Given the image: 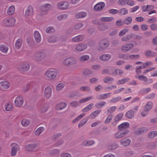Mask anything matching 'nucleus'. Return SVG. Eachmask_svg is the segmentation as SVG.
Instances as JSON below:
<instances>
[{"label": "nucleus", "mask_w": 157, "mask_h": 157, "mask_svg": "<svg viewBox=\"0 0 157 157\" xmlns=\"http://www.w3.org/2000/svg\"><path fill=\"white\" fill-rule=\"evenodd\" d=\"M67 106V104L65 102H61L58 104L56 106L57 110H60L65 108Z\"/></svg>", "instance_id": "23"}, {"label": "nucleus", "mask_w": 157, "mask_h": 157, "mask_svg": "<svg viewBox=\"0 0 157 157\" xmlns=\"http://www.w3.org/2000/svg\"><path fill=\"white\" fill-rule=\"evenodd\" d=\"M111 57V56L110 55L105 54L100 56L99 59L101 60L106 61L109 60Z\"/></svg>", "instance_id": "28"}, {"label": "nucleus", "mask_w": 157, "mask_h": 157, "mask_svg": "<svg viewBox=\"0 0 157 157\" xmlns=\"http://www.w3.org/2000/svg\"><path fill=\"white\" fill-rule=\"evenodd\" d=\"M130 142V140L127 138H123L121 141V144L124 146H128Z\"/></svg>", "instance_id": "26"}, {"label": "nucleus", "mask_w": 157, "mask_h": 157, "mask_svg": "<svg viewBox=\"0 0 157 157\" xmlns=\"http://www.w3.org/2000/svg\"><path fill=\"white\" fill-rule=\"evenodd\" d=\"M118 147V145L115 143L109 145L108 148L109 151H113L116 149Z\"/></svg>", "instance_id": "38"}, {"label": "nucleus", "mask_w": 157, "mask_h": 157, "mask_svg": "<svg viewBox=\"0 0 157 157\" xmlns=\"http://www.w3.org/2000/svg\"><path fill=\"white\" fill-rule=\"evenodd\" d=\"M101 110L100 109L96 110L94 112H92L90 116V118L94 119L97 117L100 114Z\"/></svg>", "instance_id": "19"}, {"label": "nucleus", "mask_w": 157, "mask_h": 157, "mask_svg": "<svg viewBox=\"0 0 157 157\" xmlns=\"http://www.w3.org/2000/svg\"><path fill=\"white\" fill-rule=\"evenodd\" d=\"M126 0H118V4L120 6H124L126 5Z\"/></svg>", "instance_id": "61"}, {"label": "nucleus", "mask_w": 157, "mask_h": 157, "mask_svg": "<svg viewBox=\"0 0 157 157\" xmlns=\"http://www.w3.org/2000/svg\"><path fill=\"white\" fill-rule=\"evenodd\" d=\"M93 105V104L92 103L89 104L82 110V111L87 112L90 110L92 109Z\"/></svg>", "instance_id": "48"}, {"label": "nucleus", "mask_w": 157, "mask_h": 157, "mask_svg": "<svg viewBox=\"0 0 157 157\" xmlns=\"http://www.w3.org/2000/svg\"><path fill=\"white\" fill-rule=\"evenodd\" d=\"M106 104V102L105 101H101L96 103L95 106L96 108L99 109L105 105Z\"/></svg>", "instance_id": "35"}, {"label": "nucleus", "mask_w": 157, "mask_h": 157, "mask_svg": "<svg viewBox=\"0 0 157 157\" xmlns=\"http://www.w3.org/2000/svg\"><path fill=\"white\" fill-rule=\"evenodd\" d=\"M100 20L103 21L105 22H110L113 19V18L112 17H102L100 18Z\"/></svg>", "instance_id": "40"}, {"label": "nucleus", "mask_w": 157, "mask_h": 157, "mask_svg": "<svg viewBox=\"0 0 157 157\" xmlns=\"http://www.w3.org/2000/svg\"><path fill=\"white\" fill-rule=\"evenodd\" d=\"M46 76L49 79H53L55 78L57 75V72L52 69H49L45 73Z\"/></svg>", "instance_id": "3"}, {"label": "nucleus", "mask_w": 157, "mask_h": 157, "mask_svg": "<svg viewBox=\"0 0 157 157\" xmlns=\"http://www.w3.org/2000/svg\"><path fill=\"white\" fill-rule=\"evenodd\" d=\"M119 57L120 58H123L125 60L129 59V56L127 54H120L119 55Z\"/></svg>", "instance_id": "54"}, {"label": "nucleus", "mask_w": 157, "mask_h": 157, "mask_svg": "<svg viewBox=\"0 0 157 157\" xmlns=\"http://www.w3.org/2000/svg\"><path fill=\"white\" fill-rule=\"evenodd\" d=\"M134 112L132 110H130L126 112L125 116L128 118L132 119L134 117Z\"/></svg>", "instance_id": "25"}, {"label": "nucleus", "mask_w": 157, "mask_h": 157, "mask_svg": "<svg viewBox=\"0 0 157 157\" xmlns=\"http://www.w3.org/2000/svg\"><path fill=\"white\" fill-rule=\"evenodd\" d=\"M113 118V116L112 115H109L105 121V124H108L109 123Z\"/></svg>", "instance_id": "55"}, {"label": "nucleus", "mask_w": 157, "mask_h": 157, "mask_svg": "<svg viewBox=\"0 0 157 157\" xmlns=\"http://www.w3.org/2000/svg\"><path fill=\"white\" fill-rule=\"evenodd\" d=\"M12 146V150L11 151V155L12 156L16 155L18 149L19 148L18 144L15 143H13L11 144Z\"/></svg>", "instance_id": "6"}, {"label": "nucleus", "mask_w": 157, "mask_h": 157, "mask_svg": "<svg viewBox=\"0 0 157 157\" xmlns=\"http://www.w3.org/2000/svg\"><path fill=\"white\" fill-rule=\"evenodd\" d=\"M44 128L42 127L38 128L35 131V134L37 136L39 135L44 130Z\"/></svg>", "instance_id": "52"}, {"label": "nucleus", "mask_w": 157, "mask_h": 157, "mask_svg": "<svg viewBox=\"0 0 157 157\" xmlns=\"http://www.w3.org/2000/svg\"><path fill=\"white\" fill-rule=\"evenodd\" d=\"M69 6V3L66 2H61L58 5V8L62 10L66 9L68 8Z\"/></svg>", "instance_id": "9"}, {"label": "nucleus", "mask_w": 157, "mask_h": 157, "mask_svg": "<svg viewBox=\"0 0 157 157\" xmlns=\"http://www.w3.org/2000/svg\"><path fill=\"white\" fill-rule=\"evenodd\" d=\"M132 18L131 17H128L126 18L124 21V24L129 25L132 21Z\"/></svg>", "instance_id": "41"}, {"label": "nucleus", "mask_w": 157, "mask_h": 157, "mask_svg": "<svg viewBox=\"0 0 157 157\" xmlns=\"http://www.w3.org/2000/svg\"><path fill=\"white\" fill-rule=\"evenodd\" d=\"M30 68V66L27 63H24L20 66V71L21 73L23 71H26L28 70Z\"/></svg>", "instance_id": "12"}, {"label": "nucleus", "mask_w": 157, "mask_h": 157, "mask_svg": "<svg viewBox=\"0 0 157 157\" xmlns=\"http://www.w3.org/2000/svg\"><path fill=\"white\" fill-rule=\"evenodd\" d=\"M128 31V29H124L122 30L119 33V35L120 36H121L124 35Z\"/></svg>", "instance_id": "57"}, {"label": "nucleus", "mask_w": 157, "mask_h": 157, "mask_svg": "<svg viewBox=\"0 0 157 157\" xmlns=\"http://www.w3.org/2000/svg\"><path fill=\"white\" fill-rule=\"evenodd\" d=\"M64 64L66 65L72 66L76 63V61L75 58L69 57L63 61Z\"/></svg>", "instance_id": "4"}, {"label": "nucleus", "mask_w": 157, "mask_h": 157, "mask_svg": "<svg viewBox=\"0 0 157 157\" xmlns=\"http://www.w3.org/2000/svg\"><path fill=\"white\" fill-rule=\"evenodd\" d=\"M123 116V113H120L116 116L114 119V121L112 123V125L113 126L116 125L122 118Z\"/></svg>", "instance_id": "7"}, {"label": "nucleus", "mask_w": 157, "mask_h": 157, "mask_svg": "<svg viewBox=\"0 0 157 157\" xmlns=\"http://www.w3.org/2000/svg\"><path fill=\"white\" fill-rule=\"evenodd\" d=\"M104 81L106 83H111L113 81L114 79L113 78L107 77L104 79Z\"/></svg>", "instance_id": "49"}, {"label": "nucleus", "mask_w": 157, "mask_h": 157, "mask_svg": "<svg viewBox=\"0 0 157 157\" xmlns=\"http://www.w3.org/2000/svg\"><path fill=\"white\" fill-rule=\"evenodd\" d=\"M152 103L151 101H148L144 107V111L147 112L149 111L152 108Z\"/></svg>", "instance_id": "30"}, {"label": "nucleus", "mask_w": 157, "mask_h": 157, "mask_svg": "<svg viewBox=\"0 0 157 157\" xmlns=\"http://www.w3.org/2000/svg\"><path fill=\"white\" fill-rule=\"evenodd\" d=\"M119 13L121 15H124L128 13V10L125 8H121L119 10Z\"/></svg>", "instance_id": "43"}, {"label": "nucleus", "mask_w": 157, "mask_h": 157, "mask_svg": "<svg viewBox=\"0 0 157 157\" xmlns=\"http://www.w3.org/2000/svg\"><path fill=\"white\" fill-rule=\"evenodd\" d=\"M145 55L147 57L155 56L156 55V53L154 52L151 51H148L145 52Z\"/></svg>", "instance_id": "39"}, {"label": "nucleus", "mask_w": 157, "mask_h": 157, "mask_svg": "<svg viewBox=\"0 0 157 157\" xmlns=\"http://www.w3.org/2000/svg\"><path fill=\"white\" fill-rule=\"evenodd\" d=\"M105 6V3L102 2H99L94 6V9L95 11H99L103 9Z\"/></svg>", "instance_id": "10"}, {"label": "nucleus", "mask_w": 157, "mask_h": 157, "mask_svg": "<svg viewBox=\"0 0 157 157\" xmlns=\"http://www.w3.org/2000/svg\"><path fill=\"white\" fill-rule=\"evenodd\" d=\"M134 46L133 44L130 43L124 45L121 48V49L124 52H126L131 50Z\"/></svg>", "instance_id": "5"}, {"label": "nucleus", "mask_w": 157, "mask_h": 157, "mask_svg": "<svg viewBox=\"0 0 157 157\" xmlns=\"http://www.w3.org/2000/svg\"><path fill=\"white\" fill-rule=\"evenodd\" d=\"M147 130V128L146 127H142L139 128L138 130H135V133L136 135H140L145 133Z\"/></svg>", "instance_id": "16"}, {"label": "nucleus", "mask_w": 157, "mask_h": 157, "mask_svg": "<svg viewBox=\"0 0 157 157\" xmlns=\"http://www.w3.org/2000/svg\"><path fill=\"white\" fill-rule=\"evenodd\" d=\"M94 141L93 140H85L82 142V145L84 146H90L94 144Z\"/></svg>", "instance_id": "31"}, {"label": "nucleus", "mask_w": 157, "mask_h": 157, "mask_svg": "<svg viewBox=\"0 0 157 157\" xmlns=\"http://www.w3.org/2000/svg\"><path fill=\"white\" fill-rule=\"evenodd\" d=\"M92 73V71L89 69H86L83 73V75L86 76H89Z\"/></svg>", "instance_id": "51"}, {"label": "nucleus", "mask_w": 157, "mask_h": 157, "mask_svg": "<svg viewBox=\"0 0 157 157\" xmlns=\"http://www.w3.org/2000/svg\"><path fill=\"white\" fill-rule=\"evenodd\" d=\"M45 56V54L43 52H38L35 54V59L36 61H40Z\"/></svg>", "instance_id": "11"}, {"label": "nucleus", "mask_w": 157, "mask_h": 157, "mask_svg": "<svg viewBox=\"0 0 157 157\" xmlns=\"http://www.w3.org/2000/svg\"><path fill=\"white\" fill-rule=\"evenodd\" d=\"M88 120V118H86L82 120L78 124V126L79 128H80L85 125Z\"/></svg>", "instance_id": "44"}, {"label": "nucleus", "mask_w": 157, "mask_h": 157, "mask_svg": "<svg viewBox=\"0 0 157 157\" xmlns=\"http://www.w3.org/2000/svg\"><path fill=\"white\" fill-rule=\"evenodd\" d=\"M122 99L121 96H118L117 97L114 98L110 100V102L111 103H115L118 102Z\"/></svg>", "instance_id": "46"}, {"label": "nucleus", "mask_w": 157, "mask_h": 157, "mask_svg": "<svg viewBox=\"0 0 157 157\" xmlns=\"http://www.w3.org/2000/svg\"><path fill=\"white\" fill-rule=\"evenodd\" d=\"M51 8L52 6L50 4H48L43 5L40 7V9L43 11L48 10Z\"/></svg>", "instance_id": "29"}, {"label": "nucleus", "mask_w": 157, "mask_h": 157, "mask_svg": "<svg viewBox=\"0 0 157 157\" xmlns=\"http://www.w3.org/2000/svg\"><path fill=\"white\" fill-rule=\"evenodd\" d=\"M116 108L117 106H116L110 107L108 109L107 111L110 113H112L115 111Z\"/></svg>", "instance_id": "62"}, {"label": "nucleus", "mask_w": 157, "mask_h": 157, "mask_svg": "<svg viewBox=\"0 0 157 157\" xmlns=\"http://www.w3.org/2000/svg\"><path fill=\"white\" fill-rule=\"evenodd\" d=\"M22 40L21 39H18L15 43V48L17 49H19L21 45Z\"/></svg>", "instance_id": "33"}, {"label": "nucleus", "mask_w": 157, "mask_h": 157, "mask_svg": "<svg viewBox=\"0 0 157 157\" xmlns=\"http://www.w3.org/2000/svg\"><path fill=\"white\" fill-rule=\"evenodd\" d=\"M30 124V120L27 119H24L21 121L22 125L24 127H26L29 125Z\"/></svg>", "instance_id": "42"}, {"label": "nucleus", "mask_w": 157, "mask_h": 157, "mask_svg": "<svg viewBox=\"0 0 157 157\" xmlns=\"http://www.w3.org/2000/svg\"><path fill=\"white\" fill-rule=\"evenodd\" d=\"M64 84L63 83H60L57 84L56 87V90L57 91H59L62 89L64 87Z\"/></svg>", "instance_id": "50"}, {"label": "nucleus", "mask_w": 157, "mask_h": 157, "mask_svg": "<svg viewBox=\"0 0 157 157\" xmlns=\"http://www.w3.org/2000/svg\"><path fill=\"white\" fill-rule=\"evenodd\" d=\"M109 45V41L106 39H104L101 41L99 43L100 48L98 50L102 51L108 47Z\"/></svg>", "instance_id": "2"}, {"label": "nucleus", "mask_w": 157, "mask_h": 157, "mask_svg": "<svg viewBox=\"0 0 157 157\" xmlns=\"http://www.w3.org/2000/svg\"><path fill=\"white\" fill-rule=\"evenodd\" d=\"M16 22L15 19L13 17L4 19L2 21L3 24L6 26H11L13 25Z\"/></svg>", "instance_id": "1"}, {"label": "nucleus", "mask_w": 157, "mask_h": 157, "mask_svg": "<svg viewBox=\"0 0 157 157\" xmlns=\"http://www.w3.org/2000/svg\"><path fill=\"white\" fill-rule=\"evenodd\" d=\"M10 86V83L6 81H3L0 82V89L2 90L8 88Z\"/></svg>", "instance_id": "14"}, {"label": "nucleus", "mask_w": 157, "mask_h": 157, "mask_svg": "<svg viewBox=\"0 0 157 157\" xmlns=\"http://www.w3.org/2000/svg\"><path fill=\"white\" fill-rule=\"evenodd\" d=\"M33 36L36 41L39 43L41 40V36L39 33L37 31H35L33 33Z\"/></svg>", "instance_id": "18"}, {"label": "nucleus", "mask_w": 157, "mask_h": 157, "mask_svg": "<svg viewBox=\"0 0 157 157\" xmlns=\"http://www.w3.org/2000/svg\"><path fill=\"white\" fill-rule=\"evenodd\" d=\"M87 47L86 44H80L77 46L76 49L77 51L81 52L86 49Z\"/></svg>", "instance_id": "22"}, {"label": "nucleus", "mask_w": 157, "mask_h": 157, "mask_svg": "<svg viewBox=\"0 0 157 157\" xmlns=\"http://www.w3.org/2000/svg\"><path fill=\"white\" fill-rule=\"evenodd\" d=\"M15 10V7L14 6H11L9 7L7 11V13L9 15H12Z\"/></svg>", "instance_id": "34"}, {"label": "nucleus", "mask_w": 157, "mask_h": 157, "mask_svg": "<svg viewBox=\"0 0 157 157\" xmlns=\"http://www.w3.org/2000/svg\"><path fill=\"white\" fill-rule=\"evenodd\" d=\"M83 26V24L79 22L75 25V29H79Z\"/></svg>", "instance_id": "64"}, {"label": "nucleus", "mask_w": 157, "mask_h": 157, "mask_svg": "<svg viewBox=\"0 0 157 157\" xmlns=\"http://www.w3.org/2000/svg\"><path fill=\"white\" fill-rule=\"evenodd\" d=\"M129 123L128 122H124L120 124L118 126L119 130H121L123 128H128L129 126Z\"/></svg>", "instance_id": "20"}, {"label": "nucleus", "mask_w": 157, "mask_h": 157, "mask_svg": "<svg viewBox=\"0 0 157 157\" xmlns=\"http://www.w3.org/2000/svg\"><path fill=\"white\" fill-rule=\"evenodd\" d=\"M33 7L31 6H29L25 11V16H31L33 14Z\"/></svg>", "instance_id": "17"}, {"label": "nucleus", "mask_w": 157, "mask_h": 157, "mask_svg": "<svg viewBox=\"0 0 157 157\" xmlns=\"http://www.w3.org/2000/svg\"><path fill=\"white\" fill-rule=\"evenodd\" d=\"M13 107L12 104L10 103H8L5 105V109L6 111H10Z\"/></svg>", "instance_id": "47"}, {"label": "nucleus", "mask_w": 157, "mask_h": 157, "mask_svg": "<svg viewBox=\"0 0 157 157\" xmlns=\"http://www.w3.org/2000/svg\"><path fill=\"white\" fill-rule=\"evenodd\" d=\"M157 136V131H154L150 132L149 134V137H155Z\"/></svg>", "instance_id": "58"}, {"label": "nucleus", "mask_w": 157, "mask_h": 157, "mask_svg": "<svg viewBox=\"0 0 157 157\" xmlns=\"http://www.w3.org/2000/svg\"><path fill=\"white\" fill-rule=\"evenodd\" d=\"M52 90L51 87L49 86H47L45 89L44 94L47 98H49L51 96Z\"/></svg>", "instance_id": "15"}, {"label": "nucleus", "mask_w": 157, "mask_h": 157, "mask_svg": "<svg viewBox=\"0 0 157 157\" xmlns=\"http://www.w3.org/2000/svg\"><path fill=\"white\" fill-rule=\"evenodd\" d=\"M135 77L138 78L140 81H144V82H145L147 79V77L143 75H141L138 76L136 75Z\"/></svg>", "instance_id": "45"}, {"label": "nucleus", "mask_w": 157, "mask_h": 157, "mask_svg": "<svg viewBox=\"0 0 157 157\" xmlns=\"http://www.w3.org/2000/svg\"><path fill=\"white\" fill-rule=\"evenodd\" d=\"M103 74H107L108 75H111L112 74V72H111V68L109 69L104 70L102 72Z\"/></svg>", "instance_id": "63"}, {"label": "nucleus", "mask_w": 157, "mask_h": 157, "mask_svg": "<svg viewBox=\"0 0 157 157\" xmlns=\"http://www.w3.org/2000/svg\"><path fill=\"white\" fill-rule=\"evenodd\" d=\"M8 50V48L6 45L3 44H1L0 45V50L3 53H6Z\"/></svg>", "instance_id": "36"}, {"label": "nucleus", "mask_w": 157, "mask_h": 157, "mask_svg": "<svg viewBox=\"0 0 157 157\" xmlns=\"http://www.w3.org/2000/svg\"><path fill=\"white\" fill-rule=\"evenodd\" d=\"M87 15L86 13L85 12H81L77 13L75 15L77 18H81L85 17Z\"/></svg>", "instance_id": "32"}, {"label": "nucleus", "mask_w": 157, "mask_h": 157, "mask_svg": "<svg viewBox=\"0 0 157 157\" xmlns=\"http://www.w3.org/2000/svg\"><path fill=\"white\" fill-rule=\"evenodd\" d=\"M37 145L36 144H29L26 146L25 149L28 151H32L36 147Z\"/></svg>", "instance_id": "27"}, {"label": "nucleus", "mask_w": 157, "mask_h": 157, "mask_svg": "<svg viewBox=\"0 0 157 157\" xmlns=\"http://www.w3.org/2000/svg\"><path fill=\"white\" fill-rule=\"evenodd\" d=\"M90 59L89 56L88 55H84L81 56L80 58V60L81 61H85Z\"/></svg>", "instance_id": "53"}, {"label": "nucleus", "mask_w": 157, "mask_h": 157, "mask_svg": "<svg viewBox=\"0 0 157 157\" xmlns=\"http://www.w3.org/2000/svg\"><path fill=\"white\" fill-rule=\"evenodd\" d=\"M92 98H93L92 97L89 96L86 98L82 99L79 101V103L80 104L83 103H84L85 102L89 100L90 99Z\"/></svg>", "instance_id": "56"}, {"label": "nucleus", "mask_w": 157, "mask_h": 157, "mask_svg": "<svg viewBox=\"0 0 157 157\" xmlns=\"http://www.w3.org/2000/svg\"><path fill=\"white\" fill-rule=\"evenodd\" d=\"M153 8L154 6L152 5H147L143 6L142 7V10L144 12H147L151 10Z\"/></svg>", "instance_id": "24"}, {"label": "nucleus", "mask_w": 157, "mask_h": 157, "mask_svg": "<svg viewBox=\"0 0 157 157\" xmlns=\"http://www.w3.org/2000/svg\"><path fill=\"white\" fill-rule=\"evenodd\" d=\"M70 105L72 107H76L79 105V103L78 101H74L71 102Z\"/></svg>", "instance_id": "60"}, {"label": "nucleus", "mask_w": 157, "mask_h": 157, "mask_svg": "<svg viewBox=\"0 0 157 157\" xmlns=\"http://www.w3.org/2000/svg\"><path fill=\"white\" fill-rule=\"evenodd\" d=\"M84 37V36L83 35H79L74 37L72 38V40L74 42H79L82 40Z\"/></svg>", "instance_id": "21"}, {"label": "nucleus", "mask_w": 157, "mask_h": 157, "mask_svg": "<svg viewBox=\"0 0 157 157\" xmlns=\"http://www.w3.org/2000/svg\"><path fill=\"white\" fill-rule=\"evenodd\" d=\"M24 101L23 98L20 96L17 97L15 100L14 103L15 105L17 107L21 106L23 104Z\"/></svg>", "instance_id": "8"}, {"label": "nucleus", "mask_w": 157, "mask_h": 157, "mask_svg": "<svg viewBox=\"0 0 157 157\" xmlns=\"http://www.w3.org/2000/svg\"><path fill=\"white\" fill-rule=\"evenodd\" d=\"M129 132L128 130H126L124 132L118 131L116 133L115 135V137H123L125 136Z\"/></svg>", "instance_id": "13"}, {"label": "nucleus", "mask_w": 157, "mask_h": 157, "mask_svg": "<svg viewBox=\"0 0 157 157\" xmlns=\"http://www.w3.org/2000/svg\"><path fill=\"white\" fill-rule=\"evenodd\" d=\"M126 5L133 6L135 5V2L132 0H126Z\"/></svg>", "instance_id": "59"}, {"label": "nucleus", "mask_w": 157, "mask_h": 157, "mask_svg": "<svg viewBox=\"0 0 157 157\" xmlns=\"http://www.w3.org/2000/svg\"><path fill=\"white\" fill-rule=\"evenodd\" d=\"M58 40L59 38L58 37L55 36H53L48 38V41L50 43H55Z\"/></svg>", "instance_id": "37"}]
</instances>
